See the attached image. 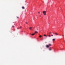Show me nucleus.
<instances>
[{
	"label": "nucleus",
	"mask_w": 65,
	"mask_h": 65,
	"mask_svg": "<svg viewBox=\"0 0 65 65\" xmlns=\"http://www.w3.org/2000/svg\"><path fill=\"white\" fill-rule=\"evenodd\" d=\"M51 46V44H49L48 45H46V47L47 48H48L49 47Z\"/></svg>",
	"instance_id": "f257e3e1"
},
{
	"label": "nucleus",
	"mask_w": 65,
	"mask_h": 65,
	"mask_svg": "<svg viewBox=\"0 0 65 65\" xmlns=\"http://www.w3.org/2000/svg\"><path fill=\"white\" fill-rule=\"evenodd\" d=\"M46 11H44L43 12V13L44 14V15H46Z\"/></svg>",
	"instance_id": "f03ea898"
},
{
	"label": "nucleus",
	"mask_w": 65,
	"mask_h": 65,
	"mask_svg": "<svg viewBox=\"0 0 65 65\" xmlns=\"http://www.w3.org/2000/svg\"><path fill=\"white\" fill-rule=\"evenodd\" d=\"M55 40V39H53L52 40V41L53 42H54Z\"/></svg>",
	"instance_id": "7ed1b4c3"
},
{
	"label": "nucleus",
	"mask_w": 65,
	"mask_h": 65,
	"mask_svg": "<svg viewBox=\"0 0 65 65\" xmlns=\"http://www.w3.org/2000/svg\"><path fill=\"white\" fill-rule=\"evenodd\" d=\"M32 28V27H30V28H29V29H30V30H32L31 29Z\"/></svg>",
	"instance_id": "20e7f679"
},
{
	"label": "nucleus",
	"mask_w": 65,
	"mask_h": 65,
	"mask_svg": "<svg viewBox=\"0 0 65 65\" xmlns=\"http://www.w3.org/2000/svg\"><path fill=\"white\" fill-rule=\"evenodd\" d=\"M35 34H37V33H38V32L36 31L35 32Z\"/></svg>",
	"instance_id": "39448f33"
},
{
	"label": "nucleus",
	"mask_w": 65,
	"mask_h": 65,
	"mask_svg": "<svg viewBox=\"0 0 65 65\" xmlns=\"http://www.w3.org/2000/svg\"><path fill=\"white\" fill-rule=\"evenodd\" d=\"M44 36H45V37H47V36L45 34L44 35Z\"/></svg>",
	"instance_id": "423d86ee"
},
{
	"label": "nucleus",
	"mask_w": 65,
	"mask_h": 65,
	"mask_svg": "<svg viewBox=\"0 0 65 65\" xmlns=\"http://www.w3.org/2000/svg\"><path fill=\"white\" fill-rule=\"evenodd\" d=\"M22 9H25V8L24 7H22Z\"/></svg>",
	"instance_id": "0eeeda50"
},
{
	"label": "nucleus",
	"mask_w": 65,
	"mask_h": 65,
	"mask_svg": "<svg viewBox=\"0 0 65 65\" xmlns=\"http://www.w3.org/2000/svg\"><path fill=\"white\" fill-rule=\"evenodd\" d=\"M55 34L56 35H58V34H57V33H55Z\"/></svg>",
	"instance_id": "6e6552de"
},
{
	"label": "nucleus",
	"mask_w": 65,
	"mask_h": 65,
	"mask_svg": "<svg viewBox=\"0 0 65 65\" xmlns=\"http://www.w3.org/2000/svg\"><path fill=\"white\" fill-rule=\"evenodd\" d=\"M31 35L32 36H34L35 35V34H34V33L33 34Z\"/></svg>",
	"instance_id": "1a4fd4ad"
},
{
	"label": "nucleus",
	"mask_w": 65,
	"mask_h": 65,
	"mask_svg": "<svg viewBox=\"0 0 65 65\" xmlns=\"http://www.w3.org/2000/svg\"><path fill=\"white\" fill-rule=\"evenodd\" d=\"M41 37H42V36H41V35H40L39 36V37L40 38H41Z\"/></svg>",
	"instance_id": "9d476101"
},
{
	"label": "nucleus",
	"mask_w": 65,
	"mask_h": 65,
	"mask_svg": "<svg viewBox=\"0 0 65 65\" xmlns=\"http://www.w3.org/2000/svg\"><path fill=\"white\" fill-rule=\"evenodd\" d=\"M48 37H51V36L50 35H48Z\"/></svg>",
	"instance_id": "9b49d317"
},
{
	"label": "nucleus",
	"mask_w": 65,
	"mask_h": 65,
	"mask_svg": "<svg viewBox=\"0 0 65 65\" xmlns=\"http://www.w3.org/2000/svg\"><path fill=\"white\" fill-rule=\"evenodd\" d=\"M14 26H12V28H14Z\"/></svg>",
	"instance_id": "f8f14e48"
},
{
	"label": "nucleus",
	"mask_w": 65,
	"mask_h": 65,
	"mask_svg": "<svg viewBox=\"0 0 65 65\" xmlns=\"http://www.w3.org/2000/svg\"><path fill=\"white\" fill-rule=\"evenodd\" d=\"M17 18L18 19L19 18V17H17Z\"/></svg>",
	"instance_id": "ddd939ff"
},
{
	"label": "nucleus",
	"mask_w": 65,
	"mask_h": 65,
	"mask_svg": "<svg viewBox=\"0 0 65 65\" xmlns=\"http://www.w3.org/2000/svg\"><path fill=\"white\" fill-rule=\"evenodd\" d=\"M49 50H51V48H49Z\"/></svg>",
	"instance_id": "4468645a"
},
{
	"label": "nucleus",
	"mask_w": 65,
	"mask_h": 65,
	"mask_svg": "<svg viewBox=\"0 0 65 65\" xmlns=\"http://www.w3.org/2000/svg\"><path fill=\"white\" fill-rule=\"evenodd\" d=\"M26 24H28V23L27 22H26Z\"/></svg>",
	"instance_id": "2eb2a0df"
},
{
	"label": "nucleus",
	"mask_w": 65,
	"mask_h": 65,
	"mask_svg": "<svg viewBox=\"0 0 65 65\" xmlns=\"http://www.w3.org/2000/svg\"><path fill=\"white\" fill-rule=\"evenodd\" d=\"M51 36H53V35H51Z\"/></svg>",
	"instance_id": "dca6fc26"
},
{
	"label": "nucleus",
	"mask_w": 65,
	"mask_h": 65,
	"mask_svg": "<svg viewBox=\"0 0 65 65\" xmlns=\"http://www.w3.org/2000/svg\"><path fill=\"white\" fill-rule=\"evenodd\" d=\"M49 33H50V34H51V32H50Z\"/></svg>",
	"instance_id": "f3484780"
},
{
	"label": "nucleus",
	"mask_w": 65,
	"mask_h": 65,
	"mask_svg": "<svg viewBox=\"0 0 65 65\" xmlns=\"http://www.w3.org/2000/svg\"><path fill=\"white\" fill-rule=\"evenodd\" d=\"M21 27H22L21 26V27L20 28L21 29Z\"/></svg>",
	"instance_id": "a211bd4d"
},
{
	"label": "nucleus",
	"mask_w": 65,
	"mask_h": 65,
	"mask_svg": "<svg viewBox=\"0 0 65 65\" xmlns=\"http://www.w3.org/2000/svg\"><path fill=\"white\" fill-rule=\"evenodd\" d=\"M38 13H39V14H40V12H38Z\"/></svg>",
	"instance_id": "6ab92c4d"
},
{
	"label": "nucleus",
	"mask_w": 65,
	"mask_h": 65,
	"mask_svg": "<svg viewBox=\"0 0 65 65\" xmlns=\"http://www.w3.org/2000/svg\"><path fill=\"white\" fill-rule=\"evenodd\" d=\"M39 17H41V16L40 15L39 16Z\"/></svg>",
	"instance_id": "aec40b11"
},
{
	"label": "nucleus",
	"mask_w": 65,
	"mask_h": 65,
	"mask_svg": "<svg viewBox=\"0 0 65 65\" xmlns=\"http://www.w3.org/2000/svg\"><path fill=\"white\" fill-rule=\"evenodd\" d=\"M53 34H54H54H55L54 33Z\"/></svg>",
	"instance_id": "412c9836"
}]
</instances>
